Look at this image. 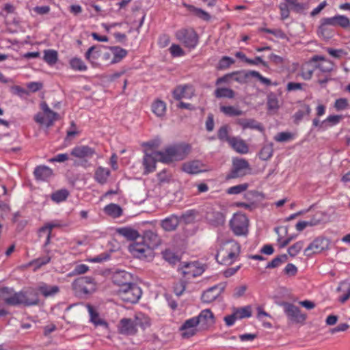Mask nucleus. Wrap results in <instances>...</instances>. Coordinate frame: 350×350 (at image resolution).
I'll list each match as a JSON object with an SVG mask.
<instances>
[{
    "label": "nucleus",
    "instance_id": "nucleus-1",
    "mask_svg": "<svg viewBox=\"0 0 350 350\" xmlns=\"http://www.w3.org/2000/svg\"><path fill=\"white\" fill-rule=\"evenodd\" d=\"M220 247L215 256L217 261L224 265H230L239 258L241 252L240 245L234 240L219 243Z\"/></svg>",
    "mask_w": 350,
    "mask_h": 350
},
{
    "label": "nucleus",
    "instance_id": "nucleus-2",
    "mask_svg": "<svg viewBox=\"0 0 350 350\" xmlns=\"http://www.w3.org/2000/svg\"><path fill=\"white\" fill-rule=\"evenodd\" d=\"M191 147L188 144H176L166 147L162 151H156L159 161L169 163L174 161L184 159L188 154Z\"/></svg>",
    "mask_w": 350,
    "mask_h": 350
},
{
    "label": "nucleus",
    "instance_id": "nucleus-3",
    "mask_svg": "<svg viewBox=\"0 0 350 350\" xmlns=\"http://www.w3.org/2000/svg\"><path fill=\"white\" fill-rule=\"evenodd\" d=\"M72 288L77 296L83 297L93 293L96 289V284L92 277L82 276L72 282Z\"/></svg>",
    "mask_w": 350,
    "mask_h": 350
},
{
    "label": "nucleus",
    "instance_id": "nucleus-4",
    "mask_svg": "<svg viewBox=\"0 0 350 350\" xmlns=\"http://www.w3.org/2000/svg\"><path fill=\"white\" fill-rule=\"evenodd\" d=\"M229 225L236 236H245L248 233L249 220L245 214L234 213L230 220Z\"/></svg>",
    "mask_w": 350,
    "mask_h": 350
},
{
    "label": "nucleus",
    "instance_id": "nucleus-5",
    "mask_svg": "<svg viewBox=\"0 0 350 350\" xmlns=\"http://www.w3.org/2000/svg\"><path fill=\"white\" fill-rule=\"evenodd\" d=\"M40 108L42 113L39 112L35 115V122L39 124L45 125L46 127L53 126L59 118L58 113L52 111L45 102L40 104Z\"/></svg>",
    "mask_w": 350,
    "mask_h": 350
},
{
    "label": "nucleus",
    "instance_id": "nucleus-6",
    "mask_svg": "<svg viewBox=\"0 0 350 350\" xmlns=\"http://www.w3.org/2000/svg\"><path fill=\"white\" fill-rule=\"evenodd\" d=\"M119 297L125 302L136 303L141 297V288L135 284L130 283L118 290Z\"/></svg>",
    "mask_w": 350,
    "mask_h": 350
},
{
    "label": "nucleus",
    "instance_id": "nucleus-7",
    "mask_svg": "<svg viewBox=\"0 0 350 350\" xmlns=\"http://www.w3.org/2000/svg\"><path fill=\"white\" fill-rule=\"evenodd\" d=\"M231 79L239 83H245L250 77L257 78L262 83L269 86L271 84L269 79L261 75L259 72L256 70H239L230 73Z\"/></svg>",
    "mask_w": 350,
    "mask_h": 350
},
{
    "label": "nucleus",
    "instance_id": "nucleus-8",
    "mask_svg": "<svg viewBox=\"0 0 350 350\" xmlns=\"http://www.w3.org/2000/svg\"><path fill=\"white\" fill-rule=\"evenodd\" d=\"M129 250L134 257L139 259H149L154 256V251L140 239L131 243Z\"/></svg>",
    "mask_w": 350,
    "mask_h": 350
},
{
    "label": "nucleus",
    "instance_id": "nucleus-9",
    "mask_svg": "<svg viewBox=\"0 0 350 350\" xmlns=\"http://www.w3.org/2000/svg\"><path fill=\"white\" fill-rule=\"evenodd\" d=\"M175 36L176 39L189 49H194L198 42V37L194 29H182L178 30Z\"/></svg>",
    "mask_w": 350,
    "mask_h": 350
},
{
    "label": "nucleus",
    "instance_id": "nucleus-10",
    "mask_svg": "<svg viewBox=\"0 0 350 350\" xmlns=\"http://www.w3.org/2000/svg\"><path fill=\"white\" fill-rule=\"evenodd\" d=\"M282 306L284 314L291 322L301 325L305 323L307 314L302 313L299 308L288 302H284Z\"/></svg>",
    "mask_w": 350,
    "mask_h": 350
},
{
    "label": "nucleus",
    "instance_id": "nucleus-11",
    "mask_svg": "<svg viewBox=\"0 0 350 350\" xmlns=\"http://www.w3.org/2000/svg\"><path fill=\"white\" fill-rule=\"evenodd\" d=\"M22 295L14 288L7 286L0 288V301L8 306L21 305Z\"/></svg>",
    "mask_w": 350,
    "mask_h": 350
},
{
    "label": "nucleus",
    "instance_id": "nucleus-12",
    "mask_svg": "<svg viewBox=\"0 0 350 350\" xmlns=\"http://www.w3.org/2000/svg\"><path fill=\"white\" fill-rule=\"evenodd\" d=\"M179 271L184 277L190 279L200 275L204 269L198 262H183Z\"/></svg>",
    "mask_w": 350,
    "mask_h": 350
},
{
    "label": "nucleus",
    "instance_id": "nucleus-13",
    "mask_svg": "<svg viewBox=\"0 0 350 350\" xmlns=\"http://www.w3.org/2000/svg\"><path fill=\"white\" fill-rule=\"evenodd\" d=\"M342 119L343 116L342 115H330L323 121H320L318 118H314L312 126L317 128L318 131H325L339 124Z\"/></svg>",
    "mask_w": 350,
    "mask_h": 350
},
{
    "label": "nucleus",
    "instance_id": "nucleus-14",
    "mask_svg": "<svg viewBox=\"0 0 350 350\" xmlns=\"http://www.w3.org/2000/svg\"><path fill=\"white\" fill-rule=\"evenodd\" d=\"M329 241L324 238L315 239L304 250V255L311 256L315 254H319L328 248Z\"/></svg>",
    "mask_w": 350,
    "mask_h": 350
},
{
    "label": "nucleus",
    "instance_id": "nucleus-15",
    "mask_svg": "<svg viewBox=\"0 0 350 350\" xmlns=\"http://www.w3.org/2000/svg\"><path fill=\"white\" fill-rule=\"evenodd\" d=\"M310 62L316 63L314 67L318 70L317 73L330 74L334 69V63L321 55H314Z\"/></svg>",
    "mask_w": 350,
    "mask_h": 350
},
{
    "label": "nucleus",
    "instance_id": "nucleus-16",
    "mask_svg": "<svg viewBox=\"0 0 350 350\" xmlns=\"http://www.w3.org/2000/svg\"><path fill=\"white\" fill-rule=\"evenodd\" d=\"M195 94L193 87L189 84L179 85L172 91V95L175 100H180L183 98H191Z\"/></svg>",
    "mask_w": 350,
    "mask_h": 350
},
{
    "label": "nucleus",
    "instance_id": "nucleus-17",
    "mask_svg": "<svg viewBox=\"0 0 350 350\" xmlns=\"http://www.w3.org/2000/svg\"><path fill=\"white\" fill-rule=\"evenodd\" d=\"M225 287V284L220 283L209 288L202 293V301L207 304L214 301L224 291Z\"/></svg>",
    "mask_w": 350,
    "mask_h": 350
},
{
    "label": "nucleus",
    "instance_id": "nucleus-18",
    "mask_svg": "<svg viewBox=\"0 0 350 350\" xmlns=\"http://www.w3.org/2000/svg\"><path fill=\"white\" fill-rule=\"evenodd\" d=\"M232 164L233 168L230 174L228 175V178H236L246 174V170L249 169V163L245 159H235Z\"/></svg>",
    "mask_w": 350,
    "mask_h": 350
},
{
    "label": "nucleus",
    "instance_id": "nucleus-19",
    "mask_svg": "<svg viewBox=\"0 0 350 350\" xmlns=\"http://www.w3.org/2000/svg\"><path fill=\"white\" fill-rule=\"evenodd\" d=\"M198 325V321L194 317L186 320L180 327L182 337L189 338L194 336L197 333Z\"/></svg>",
    "mask_w": 350,
    "mask_h": 350
},
{
    "label": "nucleus",
    "instance_id": "nucleus-20",
    "mask_svg": "<svg viewBox=\"0 0 350 350\" xmlns=\"http://www.w3.org/2000/svg\"><path fill=\"white\" fill-rule=\"evenodd\" d=\"M107 49L102 45H94L90 47L85 53V59L92 64V67L97 68L100 66L97 59L102 55V49Z\"/></svg>",
    "mask_w": 350,
    "mask_h": 350
},
{
    "label": "nucleus",
    "instance_id": "nucleus-21",
    "mask_svg": "<svg viewBox=\"0 0 350 350\" xmlns=\"http://www.w3.org/2000/svg\"><path fill=\"white\" fill-rule=\"evenodd\" d=\"M20 294L22 295L21 305L29 306L36 305L39 303L38 293L34 289L20 291Z\"/></svg>",
    "mask_w": 350,
    "mask_h": 350
},
{
    "label": "nucleus",
    "instance_id": "nucleus-22",
    "mask_svg": "<svg viewBox=\"0 0 350 350\" xmlns=\"http://www.w3.org/2000/svg\"><path fill=\"white\" fill-rule=\"evenodd\" d=\"M95 152V150L88 146H77L71 150L70 154L78 159H85L92 158Z\"/></svg>",
    "mask_w": 350,
    "mask_h": 350
},
{
    "label": "nucleus",
    "instance_id": "nucleus-23",
    "mask_svg": "<svg viewBox=\"0 0 350 350\" xmlns=\"http://www.w3.org/2000/svg\"><path fill=\"white\" fill-rule=\"evenodd\" d=\"M182 170L185 172L190 174H196L206 171L204 165L198 160L184 163L182 165Z\"/></svg>",
    "mask_w": 350,
    "mask_h": 350
},
{
    "label": "nucleus",
    "instance_id": "nucleus-24",
    "mask_svg": "<svg viewBox=\"0 0 350 350\" xmlns=\"http://www.w3.org/2000/svg\"><path fill=\"white\" fill-rule=\"evenodd\" d=\"M194 318L197 319L198 325H201L203 328H207L215 323L214 315L209 309L202 310L199 315Z\"/></svg>",
    "mask_w": 350,
    "mask_h": 350
},
{
    "label": "nucleus",
    "instance_id": "nucleus-25",
    "mask_svg": "<svg viewBox=\"0 0 350 350\" xmlns=\"http://www.w3.org/2000/svg\"><path fill=\"white\" fill-rule=\"evenodd\" d=\"M234 123L239 125L243 130L250 129H255L260 132L264 131L263 126L254 119L239 118L235 120Z\"/></svg>",
    "mask_w": 350,
    "mask_h": 350
},
{
    "label": "nucleus",
    "instance_id": "nucleus-26",
    "mask_svg": "<svg viewBox=\"0 0 350 350\" xmlns=\"http://www.w3.org/2000/svg\"><path fill=\"white\" fill-rule=\"evenodd\" d=\"M112 280L119 288H122L123 286L131 283V275L125 271H118L113 273Z\"/></svg>",
    "mask_w": 350,
    "mask_h": 350
},
{
    "label": "nucleus",
    "instance_id": "nucleus-27",
    "mask_svg": "<svg viewBox=\"0 0 350 350\" xmlns=\"http://www.w3.org/2000/svg\"><path fill=\"white\" fill-rule=\"evenodd\" d=\"M140 239L142 240L153 251L161 242L157 234L152 230H146Z\"/></svg>",
    "mask_w": 350,
    "mask_h": 350
},
{
    "label": "nucleus",
    "instance_id": "nucleus-28",
    "mask_svg": "<svg viewBox=\"0 0 350 350\" xmlns=\"http://www.w3.org/2000/svg\"><path fill=\"white\" fill-rule=\"evenodd\" d=\"M86 308L90 315V321L91 323H92L96 327H108V323H107V321L100 317L98 312L95 310V308L92 305L87 304Z\"/></svg>",
    "mask_w": 350,
    "mask_h": 350
},
{
    "label": "nucleus",
    "instance_id": "nucleus-29",
    "mask_svg": "<svg viewBox=\"0 0 350 350\" xmlns=\"http://www.w3.org/2000/svg\"><path fill=\"white\" fill-rule=\"evenodd\" d=\"M120 332L126 335L135 334L137 332V327L133 320L122 319L120 323Z\"/></svg>",
    "mask_w": 350,
    "mask_h": 350
},
{
    "label": "nucleus",
    "instance_id": "nucleus-30",
    "mask_svg": "<svg viewBox=\"0 0 350 350\" xmlns=\"http://www.w3.org/2000/svg\"><path fill=\"white\" fill-rule=\"evenodd\" d=\"M228 144L237 152L246 154L249 151L247 144L239 137H232Z\"/></svg>",
    "mask_w": 350,
    "mask_h": 350
},
{
    "label": "nucleus",
    "instance_id": "nucleus-31",
    "mask_svg": "<svg viewBox=\"0 0 350 350\" xmlns=\"http://www.w3.org/2000/svg\"><path fill=\"white\" fill-rule=\"evenodd\" d=\"M159 161V158L156 157V151L152 154H146L144 157L143 165L145 168V174L152 172L156 168V162Z\"/></svg>",
    "mask_w": 350,
    "mask_h": 350
},
{
    "label": "nucleus",
    "instance_id": "nucleus-32",
    "mask_svg": "<svg viewBox=\"0 0 350 350\" xmlns=\"http://www.w3.org/2000/svg\"><path fill=\"white\" fill-rule=\"evenodd\" d=\"M110 174L109 169L99 166L95 170L94 178L98 183L104 185L107 182Z\"/></svg>",
    "mask_w": 350,
    "mask_h": 350
},
{
    "label": "nucleus",
    "instance_id": "nucleus-33",
    "mask_svg": "<svg viewBox=\"0 0 350 350\" xmlns=\"http://www.w3.org/2000/svg\"><path fill=\"white\" fill-rule=\"evenodd\" d=\"M34 176L37 180H46L53 175V170L49 167L40 165L35 168Z\"/></svg>",
    "mask_w": 350,
    "mask_h": 350
},
{
    "label": "nucleus",
    "instance_id": "nucleus-34",
    "mask_svg": "<svg viewBox=\"0 0 350 350\" xmlns=\"http://www.w3.org/2000/svg\"><path fill=\"white\" fill-rule=\"evenodd\" d=\"M180 222V219L172 215L161 221V226L165 231H173L176 230Z\"/></svg>",
    "mask_w": 350,
    "mask_h": 350
},
{
    "label": "nucleus",
    "instance_id": "nucleus-35",
    "mask_svg": "<svg viewBox=\"0 0 350 350\" xmlns=\"http://www.w3.org/2000/svg\"><path fill=\"white\" fill-rule=\"evenodd\" d=\"M183 5L190 12L193 13L195 16H196L197 17H198L199 18H201L202 19L203 21H210L211 19V16L210 14L200 9V8H198L192 5H190V4H187L186 3H183Z\"/></svg>",
    "mask_w": 350,
    "mask_h": 350
},
{
    "label": "nucleus",
    "instance_id": "nucleus-36",
    "mask_svg": "<svg viewBox=\"0 0 350 350\" xmlns=\"http://www.w3.org/2000/svg\"><path fill=\"white\" fill-rule=\"evenodd\" d=\"M109 49L113 55L111 60V64L120 62L127 55V51L120 46H110Z\"/></svg>",
    "mask_w": 350,
    "mask_h": 350
},
{
    "label": "nucleus",
    "instance_id": "nucleus-37",
    "mask_svg": "<svg viewBox=\"0 0 350 350\" xmlns=\"http://www.w3.org/2000/svg\"><path fill=\"white\" fill-rule=\"evenodd\" d=\"M152 111L157 116V117H163L166 113V103L160 100H155L151 106Z\"/></svg>",
    "mask_w": 350,
    "mask_h": 350
},
{
    "label": "nucleus",
    "instance_id": "nucleus-38",
    "mask_svg": "<svg viewBox=\"0 0 350 350\" xmlns=\"http://www.w3.org/2000/svg\"><path fill=\"white\" fill-rule=\"evenodd\" d=\"M38 290L45 297L53 296L59 291L57 286H50L45 283H42Z\"/></svg>",
    "mask_w": 350,
    "mask_h": 350
},
{
    "label": "nucleus",
    "instance_id": "nucleus-39",
    "mask_svg": "<svg viewBox=\"0 0 350 350\" xmlns=\"http://www.w3.org/2000/svg\"><path fill=\"white\" fill-rule=\"evenodd\" d=\"M220 111L226 116L235 117L243 115V111L234 106L221 105L219 107Z\"/></svg>",
    "mask_w": 350,
    "mask_h": 350
},
{
    "label": "nucleus",
    "instance_id": "nucleus-40",
    "mask_svg": "<svg viewBox=\"0 0 350 350\" xmlns=\"http://www.w3.org/2000/svg\"><path fill=\"white\" fill-rule=\"evenodd\" d=\"M105 213L114 218H118L122 215V209L116 204H109L104 208Z\"/></svg>",
    "mask_w": 350,
    "mask_h": 350
},
{
    "label": "nucleus",
    "instance_id": "nucleus-41",
    "mask_svg": "<svg viewBox=\"0 0 350 350\" xmlns=\"http://www.w3.org/2000/svg\"><path fill=\"white\" fill-rule=\"evenodd\" d=\"M214 96L217 98H233L235 96V92L233 90L230 88H218L215 90Z\"/></svg>",
    "mask_w": 350,
    "mask_h": 350
},
{
    "label": "nucleus",
    "instance_id": "nucleus-42",
    "mask_svg": "<svg viewBox=\"0 0 350 350\" xmlns=\"http://www.w3.org/2000/svg\"><path fill=\"white\" fill-rule=\"evenodd\" d=\"M273 145L272 143L265 144L259 152V157L261 160L267 161L273 154Z\"/></svg>",
    "mask_w": 350,
    "mask_h": 350
},
{
    "label": "nucleus",
    "instance_id": "nucleus-43",
    "mask_svg": "<svg viewBox=\"0 0 350 350\" xmlns=\"http://www.w3.org/2000/svg\"><path fill=\"white\" fill-rule=\"evenodd\" d=\"M311 62H306L304 64H302L300 70V76L304 79V80H310L314 71V67L311 65Z\"/></svg>",
    "mask_w": 350,
    "mask_h": 350
},
{
    "label": "nucleus",
    "instance_id": "nucleus-44",
    "mask_svg": "<svg viewBox=\"0 0 350 350\" xmlns=\"http://www.w3.org/2000/svg\"><path fill=\"white\" fill-rule=\"evenodd\" d=\"M133 320L135 322L136 327H140L143 329H145L150 324V319L142 313L136 314L135 318Z\"/></svg>",
    "mask_w": 350,
    "mask_h": 350
},
{
    "label": "nucleus",
    "instance_id": "nucleus-45",
    "mask_svg": "<svg viewBox=\"0 0 350 350\" xmlns=\"http://www.w3.org/2000/svg\"><path fill=\"white\" fill-rule=\"evenodd\" d=\"M43 59L49 65H54L58 59L57 52L51 49L44 50Z\"/></svg>",
    "mask_w": 350,
    "mask_h": 350
},
{
    "label": "nucleus",
    "instance_id": "nucleus-46",
    "mask_svg": "<svg viewBox=\"0 0 350 350\" xmlns=\"http://www.w3.org/2000/svg\"><path fill=\"white\" fill-rule=\"evenodd\" d=\"M120 234L129 240H135L139 237V234L136 230L131 228H122L118 230Z\"/></svg>",
    "mask_w": 350,
    "mask_h": 350
},
{
    "label": "nucleus",
    "instance_id": "nucleus-47",
    "mask_svg": "<svg viewBox=\"0 0 350 350\" xmlns=\"http://www.w3.org/2000/svg\"><path fill=\"white\" fill-rule=\"evenodd\" d=\"M327 220V215L321 211L316 212L312 217L308 220L310 226L320 225Z\"/></svg>",
    "mask_w": 350,
    "mask_h": 350
},
{
    "label": "nucleus",
    "instance_id": "nucleus-48",
    "mask_svg": "<svg viewBox=\"0 0 350 350\" xmlns=\"http://www.w3.org/2000/svg\"><path fill=\"white\" fill-rule=\"evenodd\" d=\"M285 1L290 8L297 13H302L307 9L306 5L299 2V0H285Z\"/></svg>",
    "mask_w": 350,
    "mask_h": 350
},
{
    "label": "nucleus",
    "instance_id": "nucleus-49",
    "mask_svg": "<svg viewBox=\"0 0 350 350\" xmlns=\"http://www.w3.org/2000/svg\"><path fill=\"white\" fill-rule=\"evenodd\" d=\"M69 64L70 68L76 71H85L88 69L84 62L79 57L72 58L69 62Z\"/></svg>",
    "mask_w": 350,
    "mask_h": 350
},
{
    "label": "nucleus",
    "instance_id": "nucleus-50",
    "mask_svg": "<svg viewBox=\"0 0 350 350\" xmlns=\"http://www.w3.org/2000/svg\"><path fill=\"white\" fill-rule=\"evenodd\" d=\"M64 226V225L59 221H53L51 222H48L45 224L42 227H41L39 230L40 236H42V233L48 232L51 233L52 230L55 228H60Z\"/></svg>",
    "mask_w": 350,
    "mask_h": 350
},
{
    "label": "nucleus",
    "instance_id": "nucleus-51",
    "mask_svg": "<svg viewBox=\"0 0 350 350\" xmlns=\"http://www.w3.org/2000/svg\"><path fill=\"white\" fill-rule=\"evenodd\" d=\"M288 260V256L286 254H282L280 256H278L274 258L271 262H269L267 266V269H273L279 267L282 264L286 262Z\"/></svg>",
    "mask_w": 350,
    "mask_h": 350
},
{
    "label": "nucleus",
    "instance_id": "nucleus-52",
    "mask_svg": "<svg viewBox=\"0 0 350 350\" xmlns=\"http://www.w3.org/2000/svg\"><path fill=\"white\" fill-rule=\"evenodd\" d=\"M229 126L228 125L221 126L217 131V137L220 141L229 143L232 137L229 136Z\"/></svg>",
    "mask_w": 350,
    "mask_h": 350
},
{
    "label": "nucleus",
    "instance_id": "nucleus-53",
    "mask_svg": "<svg viewBox=\"0 0 350 350\" xmlns=\"http://www.w3.org/2000/svg\"><path fill=\"white\" fill-rule=\"evenodd\" d=\"M69 195V192L67 189H60L53 193L51 195V199L55 202H61L65 201Z\"/></svg>",
    "mask_w": 350,
    "mask_h": 350
},
{
    "label": "nucleus",
    "instance_id": "nucleus-54",
    "mask_svg": "<svg viewBox=\"0 0 350 350\" xmlns=\"http://www.w3.org/2000/svg\"><path fill=\"white\" fill-rule=\"evenodd\" d=\"M213 216V218H209V221L210 222L215 226H220V225H223L225 222V216L223 213H220V212H213L212 213Z\"/></svg>",
    "mask_w": 350,
    "mask_h": 350
},
{
    "label": "nucleus",
    "instance_id": "nucleus-55",
    "mask_svg": "<svg viewBox=\"0 0 350 350\" xmlns=\"http://www.w3.org/2000/svg\"><path fill=\"white\" fill-rule=\"evenodd\" d=\"M304 245V242L303 241L296 242L288 249V254L292 257L295 256L302 250Z\"/></svg>",
    "mask_w": 350,
    "mask_h": 350
},
{
    "label": "nucleus",
    "instance_id": "nucleus-56",
    "mask_svg": "<svg viewBox=\"0 0 350 350\" xmlns=\"http://www.w3.org/2000/svg\"><path fill=\"white\" fill-rule=\"evenodd\" d=\"M294 138L293 134L289 132H280L275 135L273 137L274 140L278 142H285L292 140Z\"/></svg>",
    "mask_w": 350,
    "mask_h": 350
},
{
    "label": "nucleus",
    "instance_id": "nucleus-57",
    "mask_svg": "<svg viewBox=\"0 0 350 350\" xmlns=\"http://www.w3.org/2000/svg\"><path fill=\"white\" fill-rule=\"evenodd\" d=\"M249 185L247 183H243L237 185L235 186H232L231 187H229L227 190V193L228 194H239L247 190L248 188Z\"/></svg>",
    "mask_w": 350,
    "mask_h": 350
},
{
    "label": "nucleus",
    "instance_id": "nucleus-58",
    "mask_svg": "<svg viewBox=\"0 0 350 350\" xmlns=\"http://www.w3.org/2000/svg\"><path fill=\"white\" fill-rule=\"evenodd\" d=\"M336 27H340L342 28H347L350 25V21L348 17L337 14L335 16Z\"/></svg>",
    "mask_w": 350,
    "mask_h": 350
},
{
    "label": "nucleus",
    "instance_id": "nucleus-59",
    "mask_svg": "<svg viewBox=\"0 0 350 350\" xmlns=\"http://www.w3.org/2000/svg\"><path fill=\"white\" fill-rule=\"evenodd\" d=\"M51 261V257L49 256L40 257L33 260L31 264L35 266V269L40 268L42 266L48 264Z\"/></svg>",
    "mask_w": 350,
    "mask_h": 350
},
{
    "label": "nucleus",
    "instance_id": "nucleus-60",
    "mask_svg": "<svg viewBox=\"0 0 350 350\" xmlns=\"http://www.w3.org/2000/svg\"><path fill=\"white\" fill-rule=\"evenodd\" d=\"M234 63V60L228 56H224L219 62L218 68L223 70L228 68Z\"/></svg>",
    "mask_w": 350,
    "mask_h": 350
},
{
    "label": "nucleus",
    "instance_id": "nucleus-61",
    "mask_svg": "<svg viewBox=\"0 0 350 350\" xmlns=\"http://www.w3.org/2000/svg\"><path fill=\"white\" fill-rule=\"evenodd\" d=\"M238 319H243L250 317L252 315L250 307L247 306L236 310L234 311Z\"/></svg>",
    "mask_w": 350,
    "mask_h": 350
},
{
    "label": "nucleus",
    "instance_id": "nucleus-62",
    "mask_svg": "<svg viewBox=\"0 0 350 350\" xmlns=\"http://www.w3.org/2000/svg\"><path fill=\"white\" fill-rule=\"evenodd\" d=\"M163 256L165 260L171 264H175L178 261V256L169 250H166L163 252Z\"/></svg>",
    "mask_w": 350,
    "mask_h": 350
},
{
    "label": "nucleus",
    "instance_id": "nucleus-63",
    "mask_svg": "<svg viewBox=\"0 0 350 350\" xmlns=\"http://www.w3.org/2000/svg\"><path fill=\"white\" fill-rule=\"evenodd\" d=\"M317 83L321 88H325L327 82L332 79L330 74L317 73Z\"/></svg>",
    "mask_w": 350,
    "mask_h": 350
},
{
    "label": "nucleus",
    "instance_id": "nucleus-64",
    "mask_svg": "<svg viewBox=\"0 0 350 350\" xmlns=\"http://www.w3.org/2000/svg\"><path fill=\"white\" fill-rule=\"evenodd\" d=\"M169 51L173 57H181L185 55L184 51L178 44H173L170 47Z\"/></svg>",
    "mask_w": 350,
    "mask_h": 350
}]
</instances>
